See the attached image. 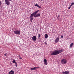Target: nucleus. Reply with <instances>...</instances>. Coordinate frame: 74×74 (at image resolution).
<instances>
[{
	"label": "nucleus",
	"instance_id": "f257e3e1",
	"mask_svg": "<svg viewBox=\"0 0 74 74\" xmlns=\"http://www.w3.org/2000/svg\"><path fill=\"white\" fill-rule=\"evenodd\" d=\"M62 49H61L59 50H55L53 51H52L51 53L50 54V55L52 56V55H56L59 54V53H61L62 52Z\"/></svg>",
	"mask_w": 74,
	"mask_h": 74
},
{
	"label": "nucleus",
	"instance_id": "f03ea898",
	"mask_svg": "<svg viewBox=\"0 0 74 74\" xmlns=\"http://www.w3.org/2000/svg\"><path fill=\"white\" fill-rule=\"evenodd\" d=\"M34 16V14L33 13H32L31 14L30 21L31 23L32 22V21H33V16Z\"/></svg>",
	"mask_w": 74,
	"mask_h": 74
},
{
	"label": "nucleus",
	"instance_id": "7ed1b4c3",
	"mask_svg": "<svg viewBox=\"0 0 74 74\" xmlns=\"http://www.w3.org/2000/svg\"><path fill=\"white\" fill-rule=\"evenodd\" d=\"M61 61L62 64H65L67 62V60L65 59H62Z\"/></svg>",
	"mask_w": 74,
	"mask_h": 74
},
{
	"label": "nucleus",
	"instance_id": "20e7f679",
	"mask_svg": "<svg viewBox=\"0 0 74 74\" xmlns=\"http://www.w3.org/2000/svg\"><path fill=\"white\" fill-rule=\"evenodd\" d=\"M14 34H18L19 35L20 34V31H18V30H16V31H14Z\"/></svg>",
	"mask_w": 74,
	"mask_h": 74
},
{
	"label": "nucleus",
	"instance_id": "39448f33",
	"mask_svg": "<svg viewBox=\"0 0 74 74\" xmlns=\"http://www.w3.org/2000/svg\"><path fill=\"white\" fill-rule=\"evenodd\" d=\"M9 1H11V0H5V1L7 5H10V2Z\"/></svg>",
	"mask_w": 74,
	"mask_h": 74
},
{
	"label": "nucleus",
	"instance_id": "423d86ee",
	"mask_svg": "<svg viewBox=\"0 0 74 74\" xmlns=\"http://www.w3.org/2000/svg\"><path fill=\"white\" fill-rule=\"evenodd\" d=\"M32 40H33L34 41H36L37 40V37L36 36H33L32 37Z\"/></svg>",
	"mask_w": 74,
	"mask_h": 74
},
{
	"label": "nucleus",
	"instance_id": "0eeeda50",
	"mask_svg": "<svg viewBox=\"0 0 74 74\" xmlns=\"http://www.w3.org/2000/svg\"><path fill=\"white\" fill-rule=\"evenodd\" d=\"M59 41V38L57 37L56 38L55 40V42L56 43H57V42H58Z\"/></svg>",
	"mask_w": 74,
	"mask_h": 74
},
{
	"label": "nucleus",
	"instance_id": "6e6552de",
	"mask_svg": "<svg viewBox=\"0 0 74 74\" xmlns=\"http://www.w3.org/2000/svg\"><path fill=\"white\" fill-rule=\"evenodd\" d=\"M44 64H45V65H47L48 64V62H47V61L46 60V59H45L44 60Z\"/></svg>",
	"mask_w": 74,
	"mask_h": 74
},
{
	"label": "nucleus",
	"instance_id": "1a4fd4ad",
	"mask_svg": "<svg viewBox=\"0 0 74 74\" xmlns=\"http://www.w3.org/2000/svg\"><path fill=\"white\" fill-rule=\"evenodd\" d=\"M62 73L63 74H69V71H65V72H63Z\"/></svg>",
	"mask_w": 74,
	"mask_h": 74
},
{
	"label": "nucleus",
	"instance_id": "9d476101",
	"mask_svg": "<svg viewBox=\"0 0 74 74\" xmlns=\"http://www.w3.org/2000/svg\"><path fill=\"white\" fill-rule=\"evenodd\" d=\"M40 14H40V13L37 14L35 16H34V17H38V16H40Z\"/></svg>",
	"mask_w": 74,
	"mask_h": 74
},
{
	"label": "nucleus",
	"instance_id": "9b49d317",
	"mask_svg": "<svg viewBox=\"0 0 74 74\" xmlns=\"http://www.w3.org/2000/svg\"><path fill=\"white\" fill-rule=\"evenodd\" d=\"M38 11H39V10H38L36 11L35 12H34L33 13L34 14V16H36V14H37V12H38Z\"/></svg>",
	"mask_w": 74,
	"mask_h": 74
},
{
	"label": "nucleus",
	"instance_id": "f8f14e48",
	"mask_svg": "<svg viewBox=\"0 0 74 74\" xmlns=\"http://www.w3.org/2000/svg\"><path fill=\"white\" fill-rule=\"evenodd\" d=\"M14 72L12 70H11L9 72L8 74H14Z\"/></svg>",
	"mask_w": 74,
	"mask_h": 74
},
{
	"label": "nucleus",
	"instance_id": "ddd939ff",
	"mask_svg": "<svg viewBox=\"0 0 74 74\" xmlns=\"http://www.w3.org/2000/svg\"><path fill=\"white\" fill-rule=\"evenodd\" d=\"M35 6H36L37 7H38V8H41V6H39V5L37 4H35Z\"/></svg>",
	"mask_w": 74,
	"mask_h": 74
},
{
	"label": "nucleus",
	"instance_id": "4468645a",
	"mask_svg": "<svg viewBox=\"0 0 74 74\" xmlns=\"http://www.w3.org/2000/svg\"><path fill=\"white\" fill-rule=\"evenodd\" d=\"M45 38H47L48 37V36L47 34H45Z\"/></svg>",
	"mask_w": 74,
	"mask_h": 74
},
{
	"label": "nucleus",
	"instance_id": "2eb2a0df",
	"mask_svg": "<svg viewBox=\"0 0 74 74\" xmlns=\"http://www.w3.org/2000/svg\"><path fill=\"white\" fill-rule=\"evenodd\" d=\"M73 43H72L70 45V48H71V47H73Z\"/></svg>",
	"mask_w": 74,
	"mask_h": 74
},
{
	"label": "nucleus",
	"instance_id": "dca6fc26",
	"mask_svg": "<svg viewBox=\"0 0 74 74\" xmlns=\"http://www.w3.org/2000/svg\"><path fill=\"white\" fill-rule=\"evenodd\" d=\"M36 67H34V68H31V70H36Z\"/></svg>",
	"mask_w": 74,
	"mask_h": 74
},
{
	"label": "nucleus",
	"instance_id": "f3484780",
	"mask_svg": "<svg viewBox=\"0 0 74 74\" xmlns=\"http://www.w3.org/2000/svg\"><path fill=\"white\" fill-rule=\"evenodd\" d=\"M12 63H16V62H15V60H13V61H12Z\"/></svg>",
	"mask_w": 74,
	"mask_h": 74
},
{
	"label": "nucleus",
	"instance_id": "a211bd4d",
	"mask_svg": "<svg viewBox=\"0 0 74 74\" xmlns=\"http://www.w3.org/2000/svg\"><path fill=\"white\" fill-rule=\"evenodd\" d=\"M74 5V3L73 2L71 3V5H70V7H71L72 5Z\"/></svg>",
	"mask_w": 74,
	"mask_h": 74
},
{
	"label": "nucleus",
	"instance_id": "6ab92c4d",
	"mask_svg": "<svg viewBox=\"0 0 74 74\" xmlns=\"http://www.w3.org/2000/svg\"><path fill=\"white\" fill-rule=\"evenodd\" d=\"M15 64L16 65V67H17L18 65H17V63H15Z\"/></svg>",
	"mask_w": 74,
	"mask_h": 74
},
{
	"label": "nucleus",
	"instance_id": "aec40b11",
	"mask_svg": "<svg viewBox=\"0 0 74 74\" xmlns=\"http://www.w3.org/2000/svg\"><path fill=\"white\" fill-rule=\"evenodd\" d=\"M40 37H41V35L39 34L38 36V38H40Z\"/></svg>",
	"mask_w": 74,
	"mask_h": 74
},
{
	"label": "nucleus",
	"instance_id": "412c9836",
	"mask_svg": "<svg viewBox=\"0 0 74 74\" xmlns=\"http://www.w3.org/2000/svg\"><path fill=\"white\" fill-rule=\"evenodd\" d=\"M36 69H38V68H40V67H35Z\"/></svg>",
	"mask_w": 74,
	"mask_h": 74
},
{
	"label": "nucleus",
	"instance_id": "4be33fe9",
	"mask_svg": "<svg viewBox=\"0 0 74 74\" xmlns=\"http://www.w3.org/2000/svg\"><path fill=\"white\" fill-rule=\"evenodd\" d=\"M0 5H1V1H0Z\"/></svg>",
	"mask_w": 74,
	"mask_h": 74
},
{
	"label": "nucleus",
	"instance_id": "5701e85b",
	"mask_svg": "<svg viewBox=\"0 0 74 74\" xmlns=\"http://www.w3.org/2000/svg\"><path fill=\"white\" fill-rule=\"evenodd\" d=\"M70 8H71V7H70V5L68 9H70Z\"/></svg>",
	"mask_w": 74,
	"mask_h": 74
},
{
	"label": "nucleus",
	"instance_id": "b1692460",
	"mask_svg": "<svg viewBox=\"0 0 74 74\" xmlns=\"http://www.w3.org/2000/svg\"><path fill=\"white\" fill-rule=\"evenodd\" d=\"M61 38H63V36H61Z\"/></svg>",
	"mask_w": 74,
	"mask_h": 74
},
{
	"label": "nucleus",
	"instance_id": "393cba45",
	"mask_svg": "<svg viewBox=\"0 0 74 74\" xmlns=\"http://www.w3.org/2000/svg\"><path fill=\"white\" fill-rule=\"evenodd\" d=\"M7 55V53H6L5 54V56H6V55Z\"/></svg>",
	"mask_w": 74,
	"mask_h": 74
},
{
	"label": "nucleus",
	"instance_id": "a878e982",
	"mask_svg": "<svg viewBox=\"0 0 74 74\" xmlns=\"http://www.w3.org/2000/svg\"><path fill=\"white\" fill-rule=\"evenodd\" d=\"M45 43L46 44V45H47V43H46V42H45Z\"/></svg>",
	"mask_w": 74,
	"mask_h": 74
},
{
	"label": "nucleus",
	"instance_id": "bb28decb",
	"mask_svg": "<svg viewBox=\"0 0 74 74\" xmlns=\"http://www.w3.org/2000/svg\"><path fill=\"white\" fill-rule=\"evenodd\" d=\"M20 58V59H22V58Z\"/></svg>",
	"mask_w": 74,
	"mask_h": 74
},
{
	"label": "nucleus",
	"instance_id": "cd10ccee",
	"mask_svg": "<svg viewBox=\"0 0 74 74\" xmlns=\"http://www.w3.org/2000/svg\"><path fill=\"white\" fill-rule=\"evenodd\" d=\"M57 18H58V17H57Z\"/></svg>",
	"mask_w": 74,
	"mask_h": 74
}]
</instances>
